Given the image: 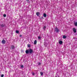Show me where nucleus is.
Listing matches in <instances>:
<instances>
[{"label": "nucleus", "instance_id": "obj_1", "mask_svg": "<svg viewBox=\"0 0 77 77\" xmlns=\"http://www.w3.org/2000/svg\"><path fill=\"white\" fill-rule=\"evenodd\" d=\"M72 30L74 33H76V32H77V30L75 28H73Z\"/></svg>", "mask_w": 77, "mask_h": 77}, {"label": "nucleus", "instance_id": "obj_2", "mask_svg": "<svg viewBox=\"0 0 77 77\" xmlns=\"http://www.w3.org/2000/svg\"><path fill=\"white\" fill-rule=\"evenodd\" d=\"M29 53H33V50L31 49H30L29 50Z\"/></svg>", "mask_w": 77, "mask_h": 77}, {"label": "nucleus", "instance_id": "obj_3", "mask_svg": "<svg viewBox=\"0 0 77 77\" xmlns=\"http://www.w3.org/2000/svg\"><path fill=\"white\" fill-rule=\"evenodd\" d=\"M2 43L3 44H5L6 43V41L5 40H3L2 41Z\"/></svg>", "mask_w": 77, "mask_h": 77}, {"label": "nucleus", "instance_id": "obj_4", "mask_svg": "<svg viewBox=\"0 0 77 77\" xmlns=\"http://www.w3.org/2000/svg\"><path fill=\"white\" fill-rule=\"evenodd\" d=\"M55 31H56V32H59V29H58L57 28H56L55 29Z\"/></svg>", "mask_w": 77, "mask_h": 77}, {"label": "nucleus", "instance_id": "obj_5", "mask_svg": "<svg viewBox=\"0 0 77 77\" xmlns=\"http://www.w3.org/2000/svg\"><path fill=\"white\" fill-rule=\"evenodd\" d=\"M37 43V41H36V40H35L34 42V45H36Z\"/></svg>", "mask_w": 77, "mask_h": 77}, {"label": "nucleus", "instance_id": "obj_6", "mask_svg": "<svg viewBox=\"0 0 77 77\" xmlns=\"http://www.w3.org/2000/svg\"><path fill=\"white\" fill-rule=\"evenodd\" d=\"M26 54H28L29 53V50H26Z\"/></svg>", "mask_w": 77, "mask_h": 77}, {"label": "nucleus", "instance_id": "obj_7", "mask_svg": "<svg viewBox=\"0 0 77 77\" xmlns=\"http://www.w3.org/2000/svg\"><path fill=\"white\" fill-rule=\"evenodd\" d=\"M36 15H37V16H39V15H40V13L39 12H37L36 13Z\"/></svg>", "mask_w": 77, "mask_h": 77}, {"label": "nucleus", "instance_id": "obj_8", "mask_svg": "<svg viewBox=\"0 0 77 77\" xmlns=\"http://www.w3.org/2000/svg\"><path fill=\"white\" fill-rule=\"evenodd\" d=\"M74 24L75 26H77V22L74 23Z\"/></svg>", "mask_w": 77, "mask_h": 77}, {"label": "nucleus", "instance_id": "obj_9", "mask_svg": "<svg viewBox=\"0 0 77 77\" xmlns=\"http://www.w3.org/2000/svg\"><path fill=\"white\" fill-rule=\"evenodd\" d=\"M11 48H12V49H14L15 48V46H14L13 45H12L11 46Z\"/></svg>", "mask_w": 77, "mask_h": 77}, {"label": "nucleus", "instance_id": "obj_10", "mask_svg": "<svg viewBox=\"0 0 77 77\" xmlns=\"http://www.w3.org/2000/svg\"><path fill=\"white\" fill-rule=\"evenodd\" d=\"M43 17H47V15L46 14H43Z\"/></svg>", "mask_w": 77, "mask_h": 77}, {"label": "nucleus", "instance_id": "obj_11", "mask_svg": "<svg viewBox=\"0 0 77 77\" xmlns=\"http://www.w3.org/2000/svg\"><path fill=\"white\" fill-rule=\"evenodd\" d=\"M62 43H63V42H62V41H60L59 42V44H62Z\"/></svg>", "mask_w": 77, "mask_h": 77}, {"label": "nucleus", "instance_id": "obj_12", "mask_svg": "<svg viewBox=\"0 0 77 77\" xmlns=\"http://www.w3.org/2000/svg\"><path fill=\"white\" fill-rule=\"evenodd\" d=\"M63 38H64V39H65L66 38V36L65 35H63Z\"/></svg>", "mask_w": 77, "mask_h": 77}, {"label": "nucleus", "instance_id": "obj_13", "mask_svg": "<svg viewBox=\"0 0 77 77\" xmlns=\"http://www.w3.org/2000/svg\"><path fill=\"white\" fill-rule=\"evenodd\" d=\"M16 33H19V31H18V30H16Z\"/></svg>", "mask_w": 77, "mask_h": 77}, {"label": "nucleus", "instance_id": "obj_14", "mask_svg": "<svg viewBox=\"0 0 77 77\" xmlns=\"http://www.w3.org/2000/svg\"><path fill=\"white\" fill-rule=\"evenodd\" d=\"M40 74L41 75H43V72H40Z\"/></svg>", "mask_w": 77, "mask_h": 77}, {"label": "nucleus", "instance_id": "obj_15", "mask_svg": "<svg viewBox=\"0 0 77 77\" xmlns=\"http://www.w3.org/2000/svg\"><path fill=\"white\" fill-rule=\"evenodd\" d=\"M45 29H46V26H45L43 27V29L44 30H45Z\"/></svg>", "mask_w": 77, "mask_h": 77}, {"label": "nucleus", "instance_id": "obj_16", "mask_svg": "<svg viewBox=\"0 0 77 77\" xmlns=\"http://www.w3.org/2000/svg\"><path fill=\"white\" fill-rule=\"evenodd\" d=\"M3 16L4 17H6V15L5 14H4L3 15Z\"/></svg>", "mask_w": 77, "mask_h": 77}, {"label": "nucleus", "instance_id": "obj_17", "mask_svg": "<svg viewBox=\"0 0 77 77\" xmlns=\"http://www.w3.org/2000/svg\"><path fill=\"white\" fill-rule=\"evenodd\" d=\"M30 46H31L30 45H28V47H30Z\"/></svg>", "mask_w": 77, "mask_h": 77}, {"label": "nucleus", "instance_id": "obj_18", "mask_svg": "<svg viewBox=\"0 0 77 77\" xmlns=\"http://www.w3.org/2000/svg\"><path fill=\"white\" fill-rule=\"evenodd\" d=\"M38 39H41V37H40V36H38Z\"/></svg>", "mask_w": 77, "mask_h": 77}, {"label": "nucleus", "instance_id": "obj_19", "mask_svg": "<svg viewBox=\"0 0 77 77\" xmlns=\"http://www.w3.org/2000/svg\"><path fill=\"white\" fill-rule=\"evenodd\" d=\"M23 67H24V66L23 65H22L21 66V68H23Z\"/></svg>", "mask_w": 77, "mask_h": 77}, {"label": "nucleus", "instance_id": "obj_20", "mask_svg": "<svg viewBox=\"0 0 77 77\" xmlns=\"http://www.w3.org/2000/svg\"><path fill=\"white\" fill-rule=\"evenodd\" d=\"M4 77V75L3 74H2L1 75V77Z\"/></svg>", "mask_w": 77, "mask_h": 77}, {"label": "nucleus", "instance_id": "obj_21", "mask_svg": "<svg viewBox=\"0 0 77 77\" xmlns=\"http://www.w3.org/2000/svg\"><path fill=\"white\" fill-rule=\"evenodd\" d=\"M32 75H35V73H34V72H33L32 73Z\"/></svg>", "mask_w": 77, "mask_h": 77}, {"label": "nucleus", "instance_id": "obj_22", "mask_svg": "<svg viewBox=\"0 0 77 77\" xmlns=\"http://www.w3.org/2000/svg\"><path fill=\"white\" fill-rule=\"evenodd\" d=\"M22 36V35H20V37H21Z\"/></svg>", "mask_w": 77, "mask_h": 77}, {"label": "nucleus", "instance_id": "obj_23", "mask_svg": "<svg viewBox=\"0 0 77 77\" xmlns=\"http://www.w3.org/2000/svg\"><path fill=\"white\" fill-rule=\"evenodd\" d=\"M1 26H2V27H3V24Z\"/></svg>", "mask_w": 77, "mask_h": 77}, {"label": "nucleus", "instance_id": "obj_24", "mask_svg": "<svg viewBox=\"0 0 77 77\" xmlns=\"http://www.w3.org/2000/svg\"><path fill=\"white\" fill-rule=\"evenodd\" d=\"M39 65H41V63H38Z\"/></svg>", "mask_w": 77, "mask_h": 77}, {"label": "nucleus", "instance_id": "obj_25", "mask_svg": "<svg viewBox=\"0 0 77 77\" xmlns=\"http://www.w3.org/2000/svg\"><path fill=\"white\" fill-rule=\"evenodd\" d=\"M29 0H26V1H27V2L29 1Z\"/></svg>", "mask_w": 77, "mask_h": 77}]
</instances>
